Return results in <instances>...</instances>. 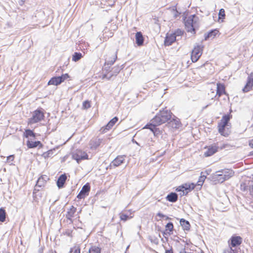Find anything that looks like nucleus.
<instances>
[{"label":"nucleus","mask_w":253,"mask_h":253,"mask_svg":"<svg viewBox=\"0 0 253 253\" xmlns=\"http://www.w3.org/2000/svg\"><path fill=\"white\" fill-rule=\"evenodd\" d=\"M172 113L169 110L163 109L161 110L151 120V122L155 124L162 125L172 118Z\"/></svg>","instance_id":"f257e3e1"},{"label":"nucleus","mask_w":253,"mask_h":253,"mask_svg":"<svg viewBox=\"0 0 253 253\" xmlns=\"http://www.w3.org/2000/svg\"><path fill=\"white\" fill-rule=\"evenodd\" d=\"M199 18L195 14L191 15L185 21V28L187 32L196 34V29L199 26Z\"/></svg>","instance_id":"f03ea898"},{"label":"nucleus","mask_w":253,"mask_h":253,"mask_svg":"<svg viewBox=\"0 0 253 253\" xmlns=\"http://www.w3.org/2000/svg\"><path fill=\"white\" fill-rule=\"evenodd\" d=\"M231 117L232 116L230 114L224 115L222 116L220 122L218 125V132L221 135L224 136L228 135V133L225 132V127L228 126V124Z\"/></svg>","instance_id":"7ed1b4c3"},{"label":"nucleus","mask_w":253,"mask_h":253,"mask_svg":"<svg viewBox=\"0 0 253 253\" xmlns=\"http://www.w3.org/2000/svg\"><path fill=\"white\" fill-rule=\"evenodd\" d=\"M42 110V108L38 109L33 112L32 117L28 120V125L37 123L44 119V114Z\"/></svg>","instance_id":"20e7f679"},{"label":"nucleus","mask_w":253,"mask_h":253,"mask_svg":"<svg viewBox=\"0 0 253 253\" xmlns=\"http://www.w3.org/2000/svg\"><path fill=\"white\" fill-rule=\"evenodd\" d=\"M203 46L197 44L195 46L192 50L191 55V59L193 62H196L201 57L203 52Z\"/></svg>","instance_id":"39448f33"},{"label":"nucleus","mask_w":253,"mask_h":253,"mask_svg":"<svg viewBox=\"0 0 253 253\" xmlns=\"http://www.w3.org/2000/svg\"><path fill=\"white\" fill-rule=\"evenodd\" d=\"M228 146L229 145L228 144H222L219 146H217L215 144L209 146L208 150L204 153V156L205 157L211 156L217 151L219 148H220V149H223L228 147Z\"/></svg>","instance_id":"423d86ee"},{"label":"nucleus","mask_w":253,"mask_h":253,"mask_svg":"<svg viewBox=\"0 0 253 253\" xmlns=\"http://www.w3.org/2000/svg\"><path fill=\"white\" fill-rule=\"evenodd\" d=\"M88 157L86 152L80 150H77L72 153L73 159L76 160L78 163H79L81 160L88 159Z\"/></svg>","instance_id":"0eeeda50"},{"label":"nucleus","mask_w":253,"mask_h":253,"mask_svg":"<svg viewBox=\"0 0 253 253\" xmlns=\"http://www.w3.org/2000/svg\"><path fill=\"white\" fill-rule=\"evenodd\" d=\"M240 189L244 192L249 191L251 196L253 197V181H247L241 183Z\"/></svg>","instance_id":"6e6552de"},{"label":"nucleus","mask_w":253,"mask_h":253,"mask_svg":"<svg viewBox=\"0 0 253 253\" xmlns=\"http://www.w3.org/2000/svg\"><path fill=\"white\" fill-rule=\"evenodd\" d=\"M90 186L88 183L84 185L77 197L79 199H84L86 196H88L90 191Z\"/></svg>","instance_id":"1a4fd4ad"},{"label":"nucleus","mask_w":253,"mask_h":253,"mask_svg":"<svg viewBox=\"0 0 253 253\" xmlns=\"http://www.w3.org/2000/svg\"><path fill=\"white\" fill-rule=\"evenodd\" d=\"M160 125L155 124L151 122V123L147 124L143 127V128H147L150 129L152 132H153L154 135L155 136H158L159 135H160L161 131L157 126Z\"/></svg>","instance_id":"9d476101"},{"label":"nucleus","mask_w":253,"mask_h":253,"mask_svg":"<svg viewBox=\"0 0 253 253\" xmlns=\"http://www.w3.org/2000/svg\"><path fill=\"white\" fill-rule=\"evenodd\" d=\"M211 180L214 183V184L221 183L227 180L222 174L218 171H216L213 173L211 176Z\"/></svg>","instance_id":"9b49d317"},{"label":"nucleus","mask_w":253,"mask_h":253,"mask_svg":"<svg viewBox=\"0 0 253 253\" xmlns=\"http://www.w3.org/2000/svg\"><path fill=\"white\" fill-rule=\"evenodd\" d=\"M242 242V238L239 236H233L228 241L229 245H231L232 248L236 247L241 244Z\"/></svg>","instance_id":"f8f14e48"},{"label":"nucleus","mask_w":253,"mask_h":253,"mask_svg":"<svg viewBox=\"0 0 253 253\" xmlns=\"http://www.w3.org/2000/svg\"><path fill=\"white\" fill-rule=\"evenodd\" d=\"M176 41L174 35L171 34H167L165 37L164 41V45L165 46H169L171 45Z\"/></svg>","instance_id":"ddd939ff"},{"label":"nucleus","mask_w":253,"mask_h":253,"mask_svg":"<svg viewBox=\"0 0 253 253\" xmlns=\"http://www.w3.org/2000/svg\"><path fill=\"white\" fill-rule=\"evenodd\" d=\"M118 121V118L117 117H114L111 119L108 123L104 127L101 128L100 130L102 132L105 133L106 130H108L112 128V127L115 124V123Z\"/></svg>","instance_id":"4468645a"},{"label":"nucleus","mask_w":253,"mask_h":253,"mask_svg":"<svg viewBox=\"0 0 253 253\" xmlns=\"http://www.w3.org/2000/svg\"><path fill=\"white\" fill-rule=\"evenodd\" d=\"M196 185L194 183H191V184H185L184 185H182L178 187L176 189V191L177 192H182L183 191H191V190L193 189Z\"/></svg>","instance_id":"2eb2a0df"},{"label":"nucleus","mask_w":253,"mask_h":253,"mask_svg":"<svg viewBox=\"0 0 253 253\" xmlns=\"http://www.w3.org/2000/svg\"><path fill=\"white\" fill-rule=\"evenodd\" d=\"M102 139L95 138L92 139L89 142V146L91 149H96L101 144Z\"/></svg>","instance_id":"dca6fc26"},{"label":"nucleus","mask_w":253,"mask_h":253,"mask_svg":"<svg viewBox=\"0 0 253 253\" xmlns=\"http://www.w3.org/2000/svg\"><path fill=\"white\" fill-rule=\"evenodd\" d=\"M125 160V156H118L111 162V166L118 167L124 163Z\"/></svg>","instance_id":"f3484780"},{"label":"nucleus","mask_w":253,"mask_h":253,"mask_svg":"<svg viewBox=\"0 0 253 253\" xmlns=\"http://www.w3.org/2000/svg\"><path fill=\"white\" fill-rule=\"evenodd\" d=\"M219 172L222 174L226 180L229 179L234 174V172L231 169H223L219 170Z\"/></svg>","instance_id":"a211bd4d"},{"label":"nucleus","mask_w":253,"mask_h":253,"mask_svg":"<svg viewBox=\"0 0 253 253\" xmlns=\"http://www.w3.org/2000/svg\"><path fill=\"white\" fill-rule=\"evenodd\" d=\"M136 43L139 46H142L144 43V37L141 32H137L135 34Z\"/></svg>","instance_id":"6ab92c4d"},{"label":"nucleus","mask_w":253,"mask_h":253,"mask_svg":"<svg viewBox=\"0 0 253 253\" xmlns=\"http://www.w3.org/2000/svg\"><path fill=\"white\" fill-rule=\"evenodd\" d=\"M219 33L217 29L211 30L204 35V40H208L209 38H214Z\"/></svg>","instance_id":"aec40b11"},{"label":"nucleus","mask_w":253,"mask_h":253,"mask_svg":"<svg viewBox=\"0 0 253 253\" xmlns=\"http://www.w3.org/2000/svg\"><path fill=\"white\" fill-rule=\"evenodd\" d=\"M253 86V78L251 77H249L248 79V81L244 86V87L243 88V91L244 92H247L249 91L252 88V86Z\"/></svg>","instance_id":"412c9836"},{"label":"nucleus","mask_w":253,"mask_h":253,"mask_svg":"<svg viewBox=\"0 0 253 253\" xmlns=\"http://www.w3.org/2000/svg\"><path fill=\"white\" fill-rule=\"evenodd\" d=\"M27 145L29 148H34L37 147L42 148L43 145L40 141H33L28 140L27 141Z\"/></svg>","instance_id":"4be33fe9"},{"label":"nucleus","mask_w":253,"mask_h":253,"mask_svg":"<svg viewBox=\"0 0 253 253\" xmlns=\"http://www.w3.org/2000/svg\"><path fill=\"white\" fill-rule=\"evenodd\" d=\"M67 179V176L66 174H62L58 177L57 181V185L58 187L62 188L63 187L64 183Z\"/></svg>","instance_id":"5701e85b"},{"label":"nucleus","mask_w":253,"mask_h":253,"mask_svg":"<svg viewBox=\"0 0 253 253\" xmlns=\"http://www.w3.org/2000/svg\"><path fill=\"white\" fill-rule=\"evenodd\" d=\"M76 208L74 207L73 206H72L67 212L66 217L68 220L70 221L71 222H73L72 217L74 216V215L76 212Z\"/></svg>","instance_id":"b1692460"},{"label":"nucleus","mask_w":253,"mask_h":253,"mask_svg":"<svg viewBox=\"0 0 253 253\" xmlns=\"http://www.w3.org/2000/svg\"><path fill=\"white\" fill-rule=\"evenodd\" d=\"M169 124L172 128H179L180 126V122L179 119L176 118L174 116L173 118H171L169 120Z\"/></svg>","instance_id":"393cba45"},{"label":"nucleus","mask_w":253,"mask_h":253,"mask_svg":"<svg viewBox=\"0 0 253 253\" xmlns=\"http://www.w3.org/2000/svg\"><path fill=\"white\" fill-rule=\"evenodd\" d=\"M166 200L171 203H175L178 200V195L175 192H171L166 197Z\"/></svg>","instance_id":"a878e982"},{"label":"nucleus","mask_w":253,"mask_h":253,"mask_svg":"<svg viewBox=\"0 0 253 253\" xmlns=\"http://www.w3.org/2000/svg\"><path fill=\"white\" fill-rule=\"evenodd\" d=\"M49 178L46 175H42L41 176L37 181L36 186L40 187L43 186L47 180Z\"/></svg>","instance_id":"bb28decb"},{"label":"nucleus","mask_w":253,"mask_h":253,"mask_svg":"<svg viewBox=\"0 0 253 253\" xmlns=\"http://www.w3.org/2000/svg\"><path fill=\"white\" fill-rule=\"evenodd\" d=\"M225 86L223 84L218 83L217 84L216 95L220 96L225 93Z\"/></svg>","instance_id":"cd10ccee"},{"label":"nucleus","mask_w":253,"mask_h":253,"mask_svg":"<svg viewBox=\"0 0 253 253\" xmlns=\"http://www.w3.org/2000/svg\"><path fill=\"white\" fill-rule=\"evenodd\" d=\"M124 65L121 66H115L112 69V71H110L111 75L113 76H116L120 72V71L123 68Z\"/></svg>","instance_id":"c85d7f7f"},{"label":"nucleus","mask_w":253,"mask_h":253,"mask_svg":"<svg viewBox=\"0 0 253 253\" xmlns=\"http://www.w3.org/2000/svg\"><path fill=\"white\" fill-rule=\"evenodd\" d=\"M60 84L61 79H59V77L58 76L52 77L48 82V85H58Z\"/></svg>","instance_id":"c756f323"},{"label":"nucleus","mask_w":253,"mask_h":253,"mask_svg":"<svg viewBox=\"0 0 253 253\" xmlns=\"http://www.w3.org/2000/svg\"><path fill=\"white\" fill-rule=\"evenodd\" d=\"M117 51H116V52L115 53L114 55H113L112 57H110L108 59H106V61H105V65L107 64L108 65H110V66H111L113 64H114V63H115V62L116 61L117 58Z\"/></svg>","instance_id":"7c9ffc66"},{"label":"nucleus","mask_w":253,"mask_h":253,"mask_svg":"<svg viewBox=\"0 0 253 253\" xmlns=\"http://www.w3.org/2000/svg\"><path fill=\"white\" fill-rule=\"evenodd\" d=\"M180 223L184 230H189L190 228V224L189 222L183 218L180 220Z\"/></svg>","instance_id":"2f4dec72"},{"label":"nucleus","mask_w":253,"mask_h":253,"mask_svg":"<svg viewBox=\"0 0 253 253\" xmlns=\"http://www.w3.org/2000/svg\"><path fill=\"white\" fill-rule=\"evenodd\" d=\"M23 135L26 138H28L29 137L35 138L36 137V134L32 130L30 129H26L24 132Z\"/></svg>","instance_id":"473e14b6"},{"label":"nucleus","mask_w":253,"mask_h":253,"mask_svg":"<svg viewBox=\"0 0 253 253\" xmlns=\"http://www.w3.org/2000/svg\"><path fill=\"white\" fill-rule=\"evenodd\" d=\"M83 57L82 53L75 52L72 55V60L75 62L78 61Z\"/></svg>","instance_id":"72a5a7b5"},{"label":"nucleus","mask_w":253,"mask_h":253,"mask_svg":"<svg viewBox=\"0 0 253 253\" xmlns=\"http://www.w3.org/2000/svg\"><path fill=\"white\" fill-rule=\"evenodd\" d=\"M6 211L3 208L0 209V222H3L5 221L6 219Z\"/></svg>","instance_id":"f704fd0d"},{"label":"nucleus","mask_w":253,"mask_h":253,"mask_svg":"<svg viewBox=\"0 0 253 253\" xmlns=\"http://www.w3.org/2000/svg\"><path fill=\"white\" fill-rule=\"evenodd\" d=\"M107 67H105L104 71H106L105 73L102 75V78L103 79H106L107 80H110L112 77V75L111 74L110 72L109 71V69H107Z\"/></svg>","instance_id":"c9c22d12"},{"label":"nucleus","mask_w":253,"mask_h":253,"mask_svg":"<svg viewBox=\"0 0 253 253\" xmlns=\"http://www.w3.org/2000/svg\"><path fill=\"white\" fill-rule=\"evenodd\" d=\"M89 253H101V249L96 246H91L89 250Z\"/></svg>","instance_id":"e433bc0d"},{"label":"nucleus","mask_w":253,"mask_h":253,"mask_svg":"<svg viewBox=\"0 0 253 253\" xmlns=\"http://www.w3.org/2000/svg\"><path fill=\"white\" fill-rule=\"evenodd\" d=\"M206 178V176L205 175H201L197 182V185L198 186H202L203 183L204 182L205 179Z\"/></svg>","instance_id":"4c0bfd02"},{"label":"nucleus","mask_w":253,"mask_h":253,"mask_svg":"<svg viewBox=\"0 0 253 253\" xmlns=\"http://www.w3.org/2000/svg\"><path fill=\"white\" fill-rule=\"evenodd\" d=\"M166 230H169L170 232H172L173 230V225L171 222L168 223L166 225Z\"/></svg>","instance_id":"58836bf2"},{"label":"nucleus","mask_w":253,"mask_h":253,"mask_svg":"<svg viewBox=\"0 0 253 253\" xmlns=\"http://www.w3.org/2000/svg\"><path fill=\"white\" fill-rule=\"evenodd\" d=\"M225 14L224 9L223 8L220 9L218 13L219 19H223L225 18Z\"/></svg>","instance_id":"ea45409f"},{"label":"nucleus","mask_w":253,"mask_h":253,"mask_svg":"<svg viewBox=\"0 0 253 253\" xmlns=\"http://www.w3.org/2000/svg\"><path fill=\"white\" fill-rule=\"evenodd\" d=\"M174 35L175 37L176 38L177 36H181L183 34V31L181 29H177L174 33H172Z\"/></svg>","instance_id":"a19ab883"},{"label":"nucleus","mask_w":253,"mask_h":253,"mask_svg":"<svg viewBox=\"0 0 253 253\" xmlns=\"http://www.w3.org/2000/svg\"><path fill=\"white\" fill-rule=\"evenodd\" d=\"M70 253H80V249L78 246H75L71 248L70 251Z\"/></svg>","instance_id":"79ce46f5"},{"label":"nucleus","mask_w":253,"mask_h":253,"mask_svg":"<svg viewBox=\"0 0 253 253\" xmlns=\"http://www.w3.org/2000/svg\"><path fill=\"white\" fill-rule=\"evenodd\" d=\"M59 79H61V84L65 80L69 78V76L68 74H64L60 76H58Z\"/></svg>","instance_id":"37998d69"},{"label":"nucleus","mask_w":253,"mask_h":253,"mask_svg":"<svg viewBox=\"0 0 253 253\" xmlns=\"http://www.w3.org/2000/svg\"><path fill=\"white\" fill-rule=\"evenodd\" d=\"M120 218L122 220L126 221L129 218L128 215L125 213H121L120 214Z\"/></svg>","instance_id":"c03bdc74"},{"label":"nucleus","mask_w":253,"mask_h":253,"mask_svg":"<svg viewBox=\"0 0 253 253\" xmlns=\"http://www.w3.org/2000/svg\"><path fill=\"white\" fill-rule=\"evenodd\" d=\"M172 14L173 15V17L176 18H177L179 15L180 14L177 10L176 9H172Z\"/></svg>","instance_id":"a18cd8bd"},{"label":"nucleus","mask_w":253,"mask_h":253,"mask_svg":"<svg viewBox=\"0 0 253 253\" xmlns=\"http://www.w3.org/2000/svg\"><path fill=\"white\" fill-rule=\"evenodd\" d=\"M83 106L84 109L89 108L90 107V103L88 101H85L84 102Z\"/></svg>","instance_id":"49530a36"},{"label":"nucleus","mask_w":253,"mask_h":253,"mask_svg":"<svg viewBox=\"0 0 253 253\" xmlns=\"http://www.w3.org/2000/svg\"><path fill=\"white\" fill-rule=\"evenodd\" d=\"M52 153H53L52 150H50L47 151L45 153H44L43 154V155L44 157H50L52 155Z\"/></svg>","instance_id":"de8ad7c7"},{"label":"nucleus","mask_w":253,"mask_h":253,"mask_svg":"<svg viewBox=\"0 0 253 253\" xmlns=\"http://www.w3.org/2000/svg\"><path fill=\"white\" fill-rule=\"evenodd\" d=\"M153 141L152 139H149L148 142L145 144V146L147 147H151V146H153Z\"/></svg>","instance_id":"09e8293b"},{"label":"nucleus","mask_w":253,"mask_h":253,"mask_svg":"<svg viewBox=\"0 0 253 253\" xmlns=\"http://www.w3.org/2000/svg\"><path fill=\"white\" fill-rule=\"evenodd\" d=\"M14 155H10L7 157V161L8 162H10L13 161L14 160Z\"/></svg>","instance_id":"8fccbe9b"},{"label":"nucleus","mask_w":253,"mask_h":253,"mask_svg":"<svg viewBox=\"0 0 253 253\" xmlns=\"http://www.w3.org/2000/svg\"><path fill=\"white\" fill-rule=\"evenodd\" d=\"M232 251V247H229V248L223 251V253H231Z\"/></svg>","instance_id":"3c124183"},{"label":"nucleus","mask_w":253,"mask_h":253,"mask_svg":"<svg viewBox=\"0 0 253 253\" xmlns=\"http://www.w3.org/2000/svg\"><path fill=\"white\" fill-rule=\"evenodd\" d=\"M157 216H159L161 218L165 217L166 216L165 215H164V214H163L162 213H161L160 212L157 213Z\"/></svg>","instance_id":"603ef678"},{"label":"nucleus","mask_w":253,"mask_h":253,"mask_svg":"<svg viewBox=\"0 0 253 253\" xmlns=\"http://www.w3.org/2000/svg\"><path fill=\"white\" fill-rule=\"evenodd\" d=\"M249 145L251 148H253V139L249 141Z\"/></svg>","instance_id":"864d4df0"},{"label":"nucleus","mask_w":253,"mask_h":253,"mask_svg":"<svg viewBox=\"0 0 253 253\" xmlns=\"http://www.w3.org/2000/svg\"><path fill=\"white\" fill-rule=\"evenodd\" d=\"M189 191L187 190V191H186V193H185V191H182V192L180 193V196H184V195H186L187 193H188V192Z\"/></svg>","instance_id":"5fc2aeb1"},{"label":"nucleus","mask_w":253,"mask_h":253,"mask_svg":"<svg viewBox=\"0 0 253 253\" xmlns=\"http://www.w3.org/2000/svg\"><path fill=\"white\" fill-rule=\"evenodd\" d=\"M25 1V0H19V4L20 5H23Z\"/></svg>","instance_id":"6e6d98bb"},{"label":"nucleus","mask_w":253,"mask_h":253,"mask_svg":"<svg viewBox=\"0 0 253 253\" xmlns=\"http://www.w3.org/2000/svg\"><path fill=\"white\" fill-rule=\"evenodd\" d=\"M165 253H173L172 249H170V250H166Z\"/></svg>","instance_id":"4d7b16f0"},{"label":"nucleus","mask_w":253,"mask_h":253,"mask_svg":"<svg viewBox=\"0 0 253 253\" xmlns=\"http://www.w3.org/2000/svg\"><path fill=\"white\" fill-rule=\"evenodd\" d=\"M239 251L238 250L233 249L231 253H239Z\"/></svg>","instance_id":"13d9d810"},{"label":"nucleus","mask_w":253,"mask_h":253,"mask_svg":"<svg viewBox=\"0 0 253 253\" xmlns=\"http://www.w3.org/2000/svg\"><path fill=\"white\" fill-rule=\"evenodd\" d=\"M48 253H57L55 251L51 250V251H49Z\"/></svg>","instance_id":"bf43d9fd"},{"label":"nucleus","mask_w":253,"mask_h":253,"mask_svg":"<svg viewBox=\"0 0 253 253\" xmlns=\"http://www.w3.org/2000/svg\"><path fill=\"white\" fill-rule=\"evenodd\" d=\"M165 217H166V219L167 220H169V219H171V218H170V217H168V216H166H166H165Z\"/></svg>","instance_id":"052dcab7"},{"label":"nucleus","mask_w":253,"mask_h":253,"mask_svg":"<svg viewBox=\"0 0 253 253\" xmlns=\"http://www.w3.org/2000/svg\"><path fill=\"white\" fill-rule=\"evenodd\" d=\"M209 105H210V104H208V105H207L206 106L204 107L203 108V109H205L207 108Z\"/></svg>","instance_id":"680f3d73"},{"label":"nucleus","mask_w":253,"mask_h":253,"mask_svg":"<svg viewBox=\"0 0 253 253\" xmlns=\"http://www.w3.org/2000/svg\"><path fill=\"white\" fill-rule=\"evenodd\" d=\"M66 234L68 235V236H69L70 235V233L68 232V233H66Z\"/></svg>","instance_id":"e2e57ef3"},{"label":"nucleus","mask_w":253,"mask_h":253,"mask_svg":"<svg viewBox=\"0 0 253 253\" xmlns=\"http://www.w3.org/2000/svg\"><path fill=\"white\" fill-rule=\"evenodd\" d=\"M163 234H164V235L166 234V233L164 232L163 233Z\"/></svg>","instance_id":"0e129e2a"},{"label":"nucleus","mask_w":253,"mask_h":253,"mask_svg":"<svg viewBox=\"0 0 253 253\" xmlns=\"http://www.w3.org/2000/svg\"><path fill=\"white\" fill-rule=\"evenodd\" d=\"M136 143L137 145H140L138 143H137V142H136Z\"/></svg>","instance_id":"69168bd1"},{"label":"nucleus","mask_w":253,"mask_h":253,"mask_svg":"<svg viewBox=\"0 0 253 253\" xmlns=\"http://www.w3.org/2000/svg\"><path fill=\"white\" fill-rule=\"evenodd\" d=\"M8 253V252H5V253Z\"/></svg>","instance_id":"338daca9"},{"label":"nucleus","mask_w":253,"mask_h":253,"mask_svg":"<svg viewBox=\"0 0 253 253\" xmlns=\"http://www.w3.org/2000/svg\"><path fill=\"white\" fill-rule=\"evenodd\" d=\"M201 253H203V252H201Z\"/></svg>","instance_id":"774afa93"}]
</instances>
